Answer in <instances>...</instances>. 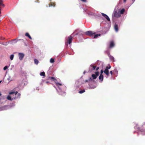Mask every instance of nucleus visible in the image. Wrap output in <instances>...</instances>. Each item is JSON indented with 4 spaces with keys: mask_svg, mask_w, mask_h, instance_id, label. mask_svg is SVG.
<instances>
[{
    "mask_svg": "<svg viewBox=\"0 0 145 145\" xmlns=\"http://www.w3.org/2000/svg\"><path fill=\"white\" fill-rule=\"evenodd\" d=\"M103 72H104V71H103L102 70H101V72H100V75H103L102 74H103Z\"/></svg>",
    "mask_w": 145,
    "mask_h": 145,
    "instance_id": "nucleus-29",
    "label": "nucleus"
},
{
    "mask_svg": "<svg viewBox=\"0 0 145 145\" xmlns=\"http://www.w3.org/2000/svg\"><path fill=\"white\" fill-rule=\"evenodd\" d=\"M85 92V90L84 89H83V90H81L79 92V93H80L81 94L82 93Z\"/></svg>",
    "mask_w": 145,
    "mask_h": 145,
    "instance_id": "nucleus-25",
    "label": "nucleus"
},
{
    "mask_svg": "<svg viewBox=\"0 0 145 145\" xmlns=\"http://www.w3.org/2000/svg\"><path fill=\"white\" fill-rule=\"evenodd\" d=\"M1 13V12L0 13V14Z\"/></svg>",
    "mask_w": 145,
    "mask_h": 145,
    "instance_id": "nucleus-41",
    "label": "nucleus"
},
{
    "mask_svg": "<svg viewBox=\"0 0 145 145\" xmlns=\"http://www.w3.org/2000/svg\"><path fill=\"white\" fill-rule=\"evenodd\" d=\"M19 59L20 60H22L24 56V54L23 53H19L18 54Z\"/></svg>",
    "mask_w": 145,
    "mask_h": 145,
    "instance_id": "nucleus-5",
    "label": "nucleus"
},
{
    "mask_svg": "<svg viewBox=\"0 0 145 145\" xmlns=\"http://www.w3.org/2000/svg\"><path fill=\"white\" fill-rule=\"evenodd\" d=\"M114 29L116 32H118V25L117 24H115L114 25Z\"/></svg>",
    "mask_w": 145,
    "mask_h": 145,
    "instance_id": "nucleus-10",
    "label": "nucleus"
},
{
    "mask_svg": "<svg viewBox=\"0 0 145 145\" xmlns=\"http://www.w3.org/2000/svg\"><path fill=\"white\" fill-rule=\"evenodd\" d=\"M86 82H88V80H86Z\"/></svg>",
    "mask_w": 145,
    "mask_h": 145,
    "instance_id": "nucleus-36",
    "label": "nucleus"
},
{
    "mask_svg": "<svg viewBox=\"0 0 145 145\" xmlns=\"http://www.w3.org/2000/svg\"><path fill=\"white\" fill-rule=\"evenodd\" d=\"M2 82V81H0V83L1 82Z\"/></svg>",
    "mask_w": 145,
    "mask_h": 145,
    "instance_id": "nucleus-37",
    "label": "nucleus"
},
{
    "mask_svg": "<svg viewBox=\"0 0 145 145\" xmlns=\"http://www.w3.org/2000/svg\"><path fill=\"white\" fill-rule=\"evenodd\" d=\"M25 35L27 37L30 39H32V38H31V37L30 36V35H29V34L28 33H26L25 34Z\"/></svg>",
    "mask_w": 145,
    "mask_h": 145,
    "instance_id": "nucleus-14",
    "label": "nucleus"
},
{
    "mask_svg": "<svg viewBox=\"0 0 145 145\" xmlns=\"http://www.w3.org/2000/svg\"><path fill=\"white\" fill-rule=\"evenodd\" d=\"M72 37V36L71 35L68 37V39L65 41V44L67 46H68V44H70L71 43Z\"/></svg>",
    "mask_w": 145,
    "mask_h": 145,
    "instance_id": "nucleus-1",
    "label": "nucleus"
},
{
    "mask_svg": "<svg viewBox=\"0 0 145 145\" xmlns=\"http://www.w3.org/2000/svg\"><path fill=\"white\" fill-rule=\"evenodd\" d=\"M35 63L37 65L39 63V61L37 59H35L34 60Z\"/></svg>",
    "mask_w": 145,
    "mask_h": 145,
    "instance_id": "nucleus-22",
    "label": "nucleus"
},
{
    "mask_svg": "<svg viewBox=\"0 0 145 145\" xmlns=\"http://www.w3.org/2000/svg\"><path fill=\"white\" fill-rule=\"evenodd\" d=\"M8 68V67L6 66L4 67V68H3V69L4 70H5Z\"/></svg>",
    "mask_w": 145,
    "mask_h": 145,
    "instance_id": "nucleus-28",
    "label": "nucleus"
},
{
    "mask_svg": "<svg viewBox=\"0 0 145 145\" xmlns=\"http://www.w3.org/2000/svg\"><path fill=\"white\" fill-rule=\"evenodd\" d=\"M99 69V67H97L96 68V71H98V69Z\"/></svg>",
    "mask_w": 145,
    "mask_h": 145,
    "instance_id": "nucleus-32",
    "label": "nucleus"
},
{
    "mask_svg": "<svg viewBox=\"0 0 145 145\" xmlns=\"http://www.w3.org/2000/svg\"><path fill=\"white\" fill-rule=\"evenodd\" d=\"M95 74H92L91 75V76L94 79H96L97 77L99 75V72L97 71L96 72H95Z\"/></svg>",
    "mask_w": 145,
    "mask_h": 145,
    "instance_id": "nucleus-3",
    "label": "nucleus"
},
{
    "mask_svg": "<svg viewBox=\"0 0 145 145\" xmlns=\"http://www.w3.org/2000/svg\"><path fill=\"white\" fill-rule=\"evenodd\" d=\"M14 57V55L13 54H12V55H11V56H10V59L11 60H13V59Z\"/></svg>",
    "mask_w": 145,
    "mask_h": 145,
    "instance_id": "nucleus-26",
    "label": "nucleus"
},
{
    "mask_svg": "<svg viewBox=\"0 0 145 145\" xmlns=\"http://www.w3.org/2000/svg\"><path fill=\"white\" fill-rule=\"evenodd\" d=\"M86 34L89 36H92L93 35H95V32H93L91 31H86Z\"/></svg>",
    "mask_w": 145,
    "mask_h": 145,
    "instance_id": "nucleus-2",
    "label": "nucleus"
},
{
    "mask_svg": "<svg viewBox=\"0 0 145 145\" xmlns=\"http://www.w3.org/2000/svg\"><path fill=\"white\" fill-rule=\"evenodd\" d=\"M40 75L41 76H45V73L44 72H41L40 73Z\"/></svg>",
    "mask_w": 145,
    "mask_h": 145,
    "instance_id": "nucleus-20",
    "label": "nucleus"
},
{
    "mask_svg": "<svg viewBox=\"0 0 145 145\" xmlns=\"http://www.w3.org/2000/svg\"><path fill=\"white\" fill-rule=\"evenodd\" d=\"M18 93V91H16L15 92H11L9 93V94L10 95H12L13 94H15V95H16Z\"/></svg>",
    "mask_w": 145,
    "mask_h": 145,
    "instance_id": "nucleus-16",
    "label": "nucleus"
},
{
    "mask_svg": "<svg viewBox=\"0 0 145 145\" xmlns=\"http://www.w3.org/2000/svg\"><path fill=\"white\" fill-rule=\"evenodd\" d=\"M114 46V42L112 41H111L110 43V45L109 46L110 48H112Z\"/></svg>",
    "mask_w": 145,
    "mask_h": 145,
    "instance_id": "nucleus-7",
    "label": "nucleus"
},
{
    "mask_svg": "<svg viewBox=\"0 0 145 145\" xmlns=\"http://www.w3.org/2000/svg\"><path fill=\"white\" fill-rule=\"evenodd\" d=\"M94 38H95L98 37V36H100L101 35L100 34H97L96 35H94Z\"/></svg>",
    "mask_w": 145,
    "mask_h": 145,
    "instance_id": "nucleus-19",
    "label": "nucleus"
},
{
    "mask_svg": "<svg viewBox=\"0 0 145 145\" xmlns=\"http://www.w3.org/2000/svg\"><path fill=\"white\" fill-rule=\"evenodd\" d=\"M50 62L51 63H53L54 62V60L53 58H52L50 59Z\"/></svg>",
    "mask_w": 145,
    "mask_h": 145,
    "instance_id": "nucleus-23",
    "label": "nucleus"
},
{
    "mask_svg": "<svg viewBox=\"0 0 145 145\" xmlns=\"http://www.w3.org/2000/svg\"><path fill=\"white\" fill-rule=\"evenodd\" d=\"M125 11V10L124 8H123L122 9H121L120 11V14H123V13Z\"/></svg>",
    "mask_w": 145,
    "mask_h": 145,
    "instance_id": "nucleus-15",
    "label": "nucleus"
},
{
    "mask_svg": "<svg viewBox=\"0 0 145 145\" xmlns=\"http://www.w3.org/2000/svg\"><path fill=\"white\" fill-rule=\"evenodd\" d=\"M7 99L8 100H9L11 101L12 100L11 97L9 95H8L7 97Z\"/></svg>",
    "mask_w": 145,
    "mask_h": 145,
    "instance_id": "nucleus-21",
    "label": "nucleus"
},
{
    "mask_svg": "<svg viewBox=\"0 0 145 145\" xmlns=\"http://www.w3.org/2000/svg\"><path fill=\"white\" fill-rule=\"evenodd\" d=\"M81 1L84 2H86V0H80Z\"/></svg>",
    "mask_w": 145,
    "mask_h": 145,
    "instance_id": "nucleus-30",
    "label": "nucleus"
},
{
    "mask_svg": "<svg viewBox=\"0 0 145 145\" xmlns=\"http://www.w3.org/2000/svg\"><path fill=\"white\" fill-rule=\"evenodd\" d=\"M101 14L105 18H106L108 21H110V19L109 18L108 16L107 15L103 13H101Z\"/></svg>",
    "mask_w": 145,
    "mask_h": 145,
    "instance_id": "nucleus-6",
    "label": "nucleus"
},
{
    "mask_svg": "<svg viewBox=\"0 0 145 145\" xmlns=\"http://www.w3.org/2000/svg\"><path fill=\"white\" fill-rule=\"evenodd\" d=\"M132 0V1L133 2H134L135 1V0Z\"/></svg>",
    "mask_w": 145,
    "mask_h": 145,
    "instance_id": "nucleus-34",
    "label": "nucleus"
},
{
    "mask_svg": "<svg viewBox=\"0 0 145 145\" xmlns=\"http://www.w3.org/2000/svg\"><path fill=\"white\" fill-rule=\"evenodd\" d=\"M46 82V83H48V82Z\"/></svg>",
    "mask_w": 145,
    "mask_h": 145,
    "instance_id": "nucleus-39",
    "label": "nucleus"
},
{
    "mask_svg": "<svg viewBox=\"0 0 145 145\" xmlns=\"http://www.w3.org/2000/svg\"><path fill=\"white\" fill-rule=\"evenodd\" d=\"M6 106H4L0 107V111H2L6 110Z\"/></svg>",
    "mask_w": 145,
    "mask_h": 145,
    "instance_id": "nucleus-13",
    "label": "nucleus"
},
{
    "mask_svg": "<svg viewBox=\"0 0 145 145\" xmlns=\"http://www.w3.org/2000/svg\"><path fill=\"white\" fill-rule=\"evenodd\" d=\"M55 83L56 84V85L58 86H62V84L58 82H57L56 81H55Z\"/></svg>",
    "mask_w": 145,
    "mask_h": 145,
    "instance_id": "nucleus-11",
    "label": "nucleus"
},
{
    "mask_svg": "<svg viewBox=\"0 0 145 145\" xmlns=\"http://www.w3.org/2000/svg\"><path fill=\"white\" fill-rule=\"evenodd\" d=\"M110 73L111 74V75L112 76L113 74V72L112 71H110Z\"/></svg>",
    "mask_w": 145,
    "mask_h": 145,
    "instance_id": "nucleus-31",
    "label": "nucleus"
},
{
    "mask_svg": "<svg viewBox=\"0 0 145 145\" xmlns=\"http://www.w3.org/2000/svg\"><path fill=\"white\" fill-rule=\"evenodd\" d=\"M126 0H123V2L124 3H125L126 2Z\"/></svg>",
    "mask_w": 145,
    "mask_h": 145,
    "instance_id": "nucleus-33",
    "label": "nucleus"
},
{
    "mask_svg": "<svg viewBox=\"0 0 145 145\" xmlns=\"http://www.w3.org/2000/svg\"><path fill=\"white\" fill-rule=\"evenodd\" d=\"M18 95H19L20 96V94L19 93V94H18Z\"/></svg>",
    "mask_w": 145,
    "mask_h": 145,
    "instance_id": "nucleus-38",
    "label": "nucleus"
},
{
    "mask_svg": "<svg viewBox=\"0 0 145 145\" xmlns=\"http://www.w3.org/2000/svg\"><path fill=\"white\" fill-rule=\"evenodd\" d=\"M91 80V78H89V80Z\"/></svg>",
    "mask_w": 145,
    "mask_h": 145,
    "instance_id": "nucleus-35",
    "label": "nucleus"
},
{
    "mask_svg": "<svg viewBox=\"0 0 145 145\" xmlns=\"http://www.w3.org/2000/svg\"><path fill=\"white\" fill-rule=\"evenodd\" d=\"M91 66L92 67L93 70H94L96 68V66H93V65H91Z\"/></svg>",
    "mask_w": 145,
    "mask_h": 145,
    "instance_id": "nucleus-27",
    "label": "nucleus"
},
{
    "mask_svg": "<svg viewBox=\"0 0 145 145\" xmlns=\"http://www.w3.org/2000/svg\"><path fill=\"white\" fill-rule=\"evenodd\" d=\"M109 58L112 61H114V58L113 56H109Z\"/></svg>",
    "mask_w": 145,
    "mask_h": 145,
    "instance_id": "nucleus-17",
    "label": "nucleus"
},
{
    "mask_svg": "<svg viewBox=\"0 0 145 145\" xmlns=\"http://www.w3.org/2000/svg\"><path fill=\"white\" fill-rule=\"evenodd\" d=\"M39 0H37V2Z\"/></svg>",
    "mask_w": 145,
    "mask_h": 145,
    "instance_id": "nucleus-40",
    "label": "nucleus"
},
{
    "mask_svg": "<svg viewBox=\"0 0 145 145\" xmlns=\"http://www.w3.org/2000/svg\"><path fill=\"white\" fill-rule=\"evenodd\" d=\"M114 16L115 17L118 18L121 16V15L119 12H118L117 11H115L114 12Z\"/></svg>",
    "mask_w": 145,
    "mask_h": 145,
    "instance_id": "nucleus-4",
    "label": "nucleus"
},
{
    "mask_svg": "<svg viewBox=\"0 0 145 145\" xmlns=\"http://www.w3.org/2000/svg\"><path fill=\"white\" fill-rule=\"evenodd\" d=\"M55 5H56V4L55 3H50L49 4V7H51L53 6L54 7H55Z\"/></svg>",
    "mask_w": 145,
    "mask_h": 145,
    "instance_id": "nucleus-9",
    "label": "nucleus"
},
{
    "mask_svg": "<svg viewBox=\"0 0 145 145\" xmlns=\"http://www.w3.org/2000/svg\"><path fill=\"white\" fill-rule=\"evenodd\" d=\"M104 72L107 76H108L109 75V73L108 70L105 69L104 71Z\"/></svg>",
    "mask_w": 145,
    "mask_h": 145,
    "instance_id": "nucleus-8",
    "label": "nucleus"
},
{
    "mask_svg": "<svg viewBox=\"0 0 145 145\" xmlns=\"http://www.w3.org/2000/svg\"><path fill=\"white\" fill-rule=\"evenodd\" d=\"M103 75H100L99 77V80H101V82L103 81Z\"/></svg>",
    "mask_w": 145,
    "mask_h": 145,
    "instance_id": "nucleus-12",
    "label": "nucleus"
},
{
    "mask_svg": "<svg viewBox=\"0 0 145 145\" xmlns=\"http://www.w3.org/2000/svg\"><path fill=\"white\" fill-rule=\"evenodd\" d=\"M111 68V66L109 64L108 66H106L105 68L106 69L108 70L110 69Z\"/></svg>",
    "mask_w": 145,
    "mask_h": 145,
    "instance_id": "nucleus-18",
    "label": "nucleus"
},
{
    "mask_svg": "<svg viewBox=\"0 0 145 145\" xmlns=\"http://www.w3.org/2000/svg\"><path fill=\"white\" fill-rule=\"evenodd\" d=\"M49 78L51 79H53L54 80V81L55 82V81H56L57 80L55 79V78L53 77H51Z\"/></svg>",
    "mask_w": 145,
    "mask_h": 145,
    "instance_id": "nucleus-24",
    "label": "nucleus"
}]
</instances>
